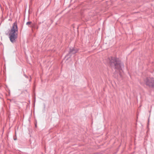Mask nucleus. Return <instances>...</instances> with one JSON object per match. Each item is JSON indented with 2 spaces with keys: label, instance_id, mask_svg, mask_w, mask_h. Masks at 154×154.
<instances>
[{
  "label": "nucleus",
  "instance_id": "nucleus-1",
  "mask_svg": "<svg viewBox=\"0 0 154 154\" xmlns=\"http://www.w3.org/2000/svg\"><path fill=\"white\" fill-rule=\"evenodd\" d=\"M109 63L112 68L119 71H123L124 68L123 63L116 57H111L109 58Z\"/></svg>",
  "mask_w": 154,
  "mask_h": 154
},
{
  "label": "nucleus",
  "instance_id": "nucleus-2",
  "mask_svg": "<svg viewBox=\"0 0 154 154\" xmlns=\"http://www.w3.org/2000/svg\"><path fill=\"white\" fill-rule=\"evenodd\" d=\"M146 85L149 88H154V78L152 77H147L144 80Z\"/></svg>",
  "mask_w": 154,
  "mask_h": 154
},
{
  "label": "nucleus",
  "instance_id": "nucleus-3",
  "mask_svg": "<svg viewBox=\"0 0 154 154\" xmlns=\"http://www.w3.org/2000/svg\"><path fill=\"white\" fill-rule=\"evenodd\" d=\"M79 49L74 47H70L69 53L66 56V57H68L66 60L70 58L72 54H74L77 53L79 51Z\"/></svg>",
  "mask_w": 154,
  "mask_h": 154
},
{
  "label": "nucleus",
  "instance_id": "nucleus-4",
  "mask_svg": "<svg viewBox=\"0 0 154 154\" xmlns=\"http://www.w3.org/2000/svg\"><path fill=\"white\" fill-rule=\"evenodd\" d=\"M9 38L10 41L13 43H15L18 37V34L17 32H8Z\"/></svg>",
  "mask_w": 154,
  "mask_h": 154
},
{
  "label": "nucleus",
  "instance_id": "nucleus-5",
  "mask_svg": "<svg viewBox=\"0 0 154 154\" xmlns=\"http://www.w3.org/2000/svg\"><path fill=\"white\" fill-rule=\"evenodd\" d=\"M18 31L17 23L15 22L13 23L12 27L9 31L8 32H17Z\"/></svg>",
  "mask_w": 154,
  "mask_h": 154
},
{
  "label": "nucleus",
  "instance_id": "nucleus-6",
  "mask_svg": "<svg viewBox=\"0 0 154 154\" xmlns=\"http://www.w3.org/2000/svg\"><path fill=\"white\" fill-rule=\"evenodd\" d=\"M31 23V21L27 22L26 23V25L29 26V25H30Z\"/></svg>",
  "mask_w": 154,
  "mask_h": 154
},
{
  "label": "nucleus",
  "instance_id": "nucleus-7",
  "mask_svg": "<svg viewBox=\"0 0 154 154\" xmlns=\"http://www.w3.org/2000/svg\"><path fill=\"white\" fill-rule=\"evenodd\" d=\"M24 75L25 76V77L26 78H28V76H27L26 74H24Z\"/></svg>",
  "mask_w": 154,
  "mask_h": 154
},
{
  "label": "nucleus",
  "instance_id": "nucleus-8",
  "mask_svg": "<svg viewBox=\"0 0 154 154\" xmlns=\"http://www.w3.org/2000/svg\"><path fill=\"white\" fill-rule=\"evenodd\" d=\"M9 100L10 102L14 101H13L14 100L13 99H9Z\"/></svg>",
  "mask_w": 154,
  "mask_h": 154
},
{
  "label": "nucleus",
  "instance_id": "nucleus-9",
  "mask_svg": "<svg viewBox=\"0 0 154 154\" xmlns=\"http://www.w3.org/2000/svg\"><path fill=\"white\" fill-rule=\"evenodd\" d=\"M14 140H17V138H16H16H14Z\"/></svg>",
  "mask_w": 154,
  "mask_h": 154
},
{
  "label": "nucleus",
  "instance_id": "nucleus-10",
  "mask_svg": "<svg viewBox=\"0 0 154 154\" xmlns=\"http://www.w3.org/2000/svg\"><path fill=\"white\" fill-rule=\"evenodd\" d=\"M31 78H30V79L29 80V82H30L31 81Z\"/></svg>",
  "mask_w": 154,
  "mask_h": 154
},
{
  "label": "nucleus",
  "instance_id": "nucleus-11",
  "mask_svg": "<svg viewBox=\"0 0 154 154\" xmlns=\"http://www.w3.org/2000/svg\"><path fill=\"white\" fill-rule=\"evenodd\" d=\"M119 74H120V76H121V74H120V73H119Z\"/></svg>",
  "mask_w": 154,
  "mask_h": 154
},
{
  "label": "nucleus",
  "instance_id": "nucleus-12",
  "mask_svg": "<svg viewBox=\"0 0 154 154\" xmlns=\"http://www.w3.org/2000/svg\"><path fill=\"white\" fill-rule=\"evenodd\" d=\"M35 127H36V125H35Z\"/></svg>",
  "mask_w": 154,
  "mask_h": 154
}]
</instances>
